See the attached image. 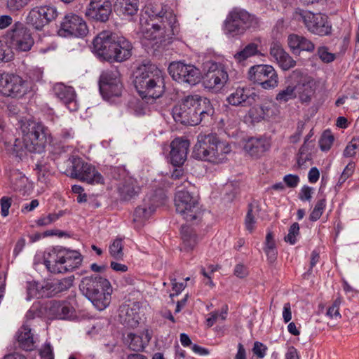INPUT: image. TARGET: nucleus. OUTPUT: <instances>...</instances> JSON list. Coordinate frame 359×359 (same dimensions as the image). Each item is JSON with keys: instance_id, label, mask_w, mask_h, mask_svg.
<instances>
[{"instance_id": "49", "label": "nucleus", "mask_w": 359, "mask_h": 359, "mask_svg": "<svg viewBox=\"0 0 359 359\" xmlns=\"http://www.w3.org/2000/svg\"><path fill=\"white\" fill-rule=\"evenodd\" d=\"M299 234V226L297 222L293 223L288 231V234L285 237V241L294 245L296 243V237Z\"/></svg>"}, {"instance_id": "10", "label": "nucleus", "mask_w": 359, "mask_h": 359, "mask_svg": "<svg viewBox=\"0 0 359 359\" xmlns=\"http://www.w3.org/2000/svg\"><path fill=\"white\" fill-rule=\"evenodd\" d=\"M72 164L70 176L81 182L90 184H103L104 179L95 166L86 163L79 157H72L69 159Z\"/></svg>"}, {"instance_id": "20", "label": "nucleus", "mask_w": 359, "mask_h": 359, "mask_svg": "<svg viewBox=\"0 0 359 359\" xmlns=\"http://www.w3.org/2000/svg\"><path fill=\"white\" fill-rule=\"evenodd\" d=\"M205 72L203 83L208 88H220L228 81L229 76L224 67L212 61H207L203 65Z\"/></svg>"}, {"instance_id": "39", "label": "nucleus", "mask_w": 359, "mask_h": 359, "mask_svg": "<svg viewBox=\"0 0 359 359\" xmlns=\"http://www.w3.org/2000/svg\"><path fill=\"white\" fill-rule=\"evenodd\" d=\"M258 43L253 41L247 44L241 50L237 52L234 55V58L238 62L245 61L249 57L259 55L260 53L259 50Z\"/></svg>"}, {"instance_id": "60", "label": "nucleus", "mask_w": 359, "mask_h": 359, "mask_svg": "<svg viewBox=\"0 0 359 359\" xmlns=\"http://www.w3.org/2000/svg\"><path fill=\"white\" fill-rule=\"evenodd\" d=\"M36 170L38 175L39 180L41 182H45L47 174L46 166L41 164H36Z\"/></svg>"}, {"instance_id": "14", "label": "nucleus", "mask_w": 359, "mask_h": 359, "mask_svg": "<svg viewBox=\"0 0 359 359\" xmlns=\"http://www.w3.org/2000/svg\"><path fill=\"white\" fill-rule=\"evenodd\" d=\"M100 91L104 99L119 97L123 90L121 74L116 69L103 72L99 80Z\"/></svg>"}, {"instance_id": "64", "label": "nucleus", "mask_w": 359, "mask_h": 359, "mask_svg": "<svg viewBox=\"0 0 359 359\" xmlns=\"http://www.w3.org/2000/svg\"><path fill=\"white\" fill-rule=\"evenodd\" d=\"M285 359H299L297 350L294 346H290L285 354Z\"/></svg>"}, {"instance_id": "19", "label": "nucleus", "mask_w": 359, "mask_h": 359, "mask_svg": "<svg viewBox=\"0 0 359 359\" xmlns=\"http://www.w3.org/2000/svg\"><path fill=\"white\" fill-rule=\"evenodd\" d=\"M292 78L294 79L297 97L302 104H309L316 89L315 80L310 76L294 70L292 73Z\"/></svg>"}, {"instance_id": "16", "label": "nucleus", "mask_w": 359, "mask_h": 359, "mask_svg": "<svg viewBox=\"0 0 359 359\" xmlns=\"http://www.w3.org/2000/svg\"><path fill=\"white\" fill-rule=\"evenodd\" d=\"M27 91L26 82L18 75L0 74V94L6 97H20Z\"/></svg>"}, {"instance_id": "37", "label": "nucleus", "mask_w": 359, "mask_h": 359, "mask_svg": "<svg viewBox=\"0 0 359 359\" xmlns=\"http://www.w3.org/2000/svg\"><path fill=\"white\" fill-rule=\"evenodd\" d=\"M18 342L19 346L27 351L34 348L35 340L32 330L27 325H23L18 332Z\"/></svg>"}, {"instance_id": "54", "label": "nucleus", "mask_w": 359, "mask_h": 359, "mask_svg": "<svg viewBox=\"0 0 359 359\" xmlns=\"http://www.w3.org/2000/svg\"><path fill=\"white\" fill-rule=\"evenodd\" d=\"M59 218V215L56 214H49L48 215L39 218L36 224L39 226H46L54 222Z\"/></svg>"}, {"instance_id": "59", "label": "nucleus", "mask_w": 359, "mask_h": 359, "mask_svg": "<svg viewBox=\"0 0 359 359\" xmlns=\"http://www.w3.org/2000/svg\"><path fill=\"white\" fill-rule=\"evenodd\" d=\"M248 271L246 266L243 264H237L234 269V275L240 278H245L248 276Z\"/></svg>"}, {"instance_id": "40", "label": "nucleus", "mask_w": 359, "mask_h": 359, "mask_svg": "<svg viewBox=\"0 0 359 359\" xmlns=\"http://www.w3.org/2000/svg\"><path fill=\"white\" fill-rule=\"evenodd\" d=\"M297 97L295 85L294 86H288L285 89L280 90L276 95V99L279 102H287L290 100Z\"/></svg>"}, {"instance_id": "56", "label": "nucleus", "mask_w": 359, "mask_h": 359, "mask_svg": "<svg viewBox=\"0 0 359 359\" xmlns=\"http://www.w3.org/2000/svg\"><path fill=\"white\" fill-rule=\"evenodd\" d=\"M171 284L172 290L175 293L170 294V297L172 298L175 295L179 294L186 287L183 283H177L176 278H171Z\"/></svg>"}, {"instance_id": "48", "label": "nucleus", "mask_w": 359, "mask_h": 359, "mask_svg": "<svg viewBox=\"0 0 359 359\" xmlns=\"http://www.w3.org/2000/svg\"><path fill=\"white\" fill-rule=\"evenodd\" d=\"M341 304V298L337 297L332 303V306H330L327 311V316L331 318H341V314L339 313V307Z\"/></svg>"}, {"instance_id": "15", "label": "nucleus", "mask_w": 359, "mask_h": 359, "mask_svg": "<svg viewBox=\"0 0 359 359\" xmlns=\"http://www.w3.org/2000/svg\"><path fill=\"white\" fill-rule=\"evenodd\" d=\"M168 72L171 77L179 83L195 85L201 80V72L198 68L182 62L170 63Z\"/></svg>"}, {"instance_id": "47", "label": "nucleus", "mask_w": 359, "mask_h": 359, "mask_svg": "<svg viewBox=\"0 0 359 359\" xmlns=\"http://www.w3.org/2000/svg\"><path fill=\"white\" fill-rule=\"evenodd\" d=\"M317 55L324 63H330L335 60V55L330 53L325 46H320L317 50Z\"/></svg>"}, {"instance_id": "3", "label": "nucleus", "mask_w": 359, "mask_h": 359, "mask_svg": "<svg viewBox=\"0 0 359 359\" xmlns=\"http://www.w3.org/2000/svg\"><path fill=\"white\" fill-rule=\"evenodd\" d=\"M149 17L151 21L158 20L156 22H147L146 25H141V32L144 38L148 40L159 39L165 40L170 39L177 32V19L175 14L170 11H164L163 8H151Z\"/></svg>"}, {"instance_id": "53", "label": "nucleus", "mask_w": 359, "mask_h": 359, "mask_svg": "<svg viewBox=\"0 0 359 359\" xmlns=\"http://www.w3.org/2000/svg\"><path fill=\"white\" fill-rule=\"evenodd\" d=\"M266 350L267 347L262 343L259 341L255 342L252 351L257 357L260 358H264L266 355Z\"/></svg>"}, {"instance_id": "26", "label": "nucleus", "mask_w": 359, "mask_h": 359, "mask_svg": "<svg viewBox=\"0 0 359 359\" xmlns=\"http://www.w3.org/2000/svg\"><path fill=\"white\" fill-rule=\"evenodd\" d=\"M271 147L269 140L264 137H250L245 143V151L254 158L262 156Z\"/></svg>"}, {"instance_id": "62", "label": "nucleus", "mask_w": 359, "mask_h": 359, "mask_svg": "<svg viewBox=\"0 0 359 359\" xmlns=\"http://www.w3.org/2000/svg\"><path fill=\"white\" fill-rule=\"evenodd\" d=\"M264 250L276 249V243L271 232H269L266 236Z\"/></svg>"}, {"instance_id": "23", "label": "nucleus", "mask_w": 359, "mask_h": 359, "mask_svg": "<svg viewBox=\"0 0 359 359\" xmlns=\"http://www.w3.org/2000/svg\"><path fill=\"white\" fill-rule=\"evenodd\" d=\"M257 97L252 88L238 87L227 97L226 100L231 105L246 107L254 104Z\"/></svg>"}, {"instance_id": "51", "label": "nucleus", "mask_w": 359, "mask_h": 359, "mask_svg": "<svg viewBox=\"0 0 359 359\" xmlns=\"http://www.w3.org/2000/svg\"><path fill=\"white\" fill-rule=\"evenodd\" d=\"M255 222L256 221L255 219V215L252 213V205H249L248 211L245 219V224L247 230H248L250 232H252L255 228Z\"/></svg>"}, {"instance_id": "5", "label": "nucleus", "mask_w": 359, "mask_h": 359, "mask_svg": "<svg viewBox=\"0 0 359 359\" xmlns=\"http://www.w3.org/2000/svg\"><path fill=\"white\" fill-rule=\"evenodd\" d=\"M79 287L99 311L104 310L110 304L112 287L107 278L100 275L86 276L82 278Z\"/></svg>"}, {"instance_id": "44", "label": "nucleus", "mask_w": 359, "mask_h": 359, "mask_svg": "<svg viewBox=\"0 0 359 359\" xmlns=\"http://www.w3.org/2000/svg\"><path fill=\"white\" fill-rule=\"evenodd\" d=\"M326 206V200L325 198L318 200L315 207L309 215L310 220L315 222L321 217L323 210Z\"/></svg>"}, {"instance_id": "41", "label": "nucleus", "mask_w": 359, "mask_h": 359, "mask_svg": "<svg viewBox=\"0 0 359 359\" xmlns=\"http://www.w3.org/2000/svg\"><path fill=\"white\" fill-rule=\"evenodd\" d=\"M123 245L121 238H116L109 245V253L116 259H121L123 257Z\"/></svg>"}, {"instance_id": "30", "label": "nucleus", "mask_w": 359, "mask_h": 359, "mask_svg": "<svg viewBox=\"0 0 359 359\" xmlns=\"http://www.w3.org/2000/svg\"><path fill=\"white\" fill-rule=\"evenodd\" d=\"M287 43L292 52L294 54L299 53L301 51L312 53L315 49V45L311 41L303 36L295 34H291L288 36Z\"/></svg>"}, {"instance_id": "63", "label": "nucleus", "mask_w": 359, "mask_h": 359, "mask_svg": "<svg viewBox=\"0 0 359 359\" xmlns=\"http://www.w3.org/2000/svg\"><path fill=\"white\" fill-rule=\"evenodd\" d=\"M320 173L316 167H313L309 172L308 178L311 183H316L319 179Z\"/></svg>"}, {"instance_id": "1", "label": "nucleus", "mask_w": 359, "mask_h": 359, "mask_svg": "<svg viewBox=\"0 0 359 359\" xmlns=\"http://www.w3.org/2000/svg\"><path fill=\"white\" fill-rule=\"evenodd\" d=\"M215 113L210 100L198 95L185 97L175 106L172 114L176 122L183 125L196 126L211 117Z\"/></svg>"}, {"instance_id": "52", "label": "nucleus", "mask_w": 359, "mask_h": 359, "mask_svg": "<svg viewBox=\"0 0 359 359\" xmlns=\"http://www.w3.org/2000/svg\"><path fill=\"white\" fill-rule=\"evenodd\" d=\"M12 199L7 196H3L0 200L1 215L6 217L9 214V208L11 206Z\"/></svg>"}, {"instance_id": "31", "label": "nucleus", "mask_w": 359, "mask_h": 359, "mask_svg": "<svg viewBox=\"0 0 359 359\" xmlns=\"http://www.w3.org/2000/svg\"><path fill=\"white\" fill-rule=\"evenodd\" d=\"M140 189L136 179L131 177L124 179L118 188L120 197L124 201H129L137 196L140 192Z\"/></svg>"}, {"instance_id": "57", "label": "nucleus", "mask_w": 359, "mask_h": 359, "mask_svg": "<svg viewBox=\"0 0 359 359\" xmlns=\"http://www.w3.org/2000/svg\"><path fill=\"white\" fill-rule=\"evenodd\" d=\"M283 181L287 187L294 188L297 186L299 182V178L297 175H287L284 177Z\"/></svg>"}, {"instance_id": "32", "label": "nucleus", "mask_w": 359, "mask_h": 359, "mask_svg": "<svg viewBox=\"0 0 359 359\" xmlns=\"http://www.w3.org/2000/svg\"><path fill=\"white\" fill-rule=\"evenodd\" d=\"M132 48L131 43L123 36L118 34L116 49H114L111 61L121 62L128 60L132 55Z\"/></svg>"}, {"instance_id": "7", "label": "nucleus", "mask_w": 359, "mask_h": 359, "mask_svg": "<svg viewBox=\"0 0 359 359\" xmlns=\"http://www.w3.org/2000/svg\"><path fill=\"white\" fill-rule=\"evenodd\" d=\"M259 25V20L244 9L238 8L231 11L224 22V32L231 37H240L248 29Z\"/></svg>"}, {"instance_id": "27", "label": "nucleus", "mask_w": 359, "mask_h": 359, "mask_svg": "<svg viewBox=\"0 0 359 359\" xmlns=\"http://www.w3.org/2000/svg\"><path fill=\"white\" fill-rule=\"evenodd\" d=\"M270 55L276 60L280 67L284 71L289 70L296 65V61L284 50L281 44L277 41L271 43Z\"/></svg>"}, {"instance_id": "18", "label": "nucleus", "mask_w": 359, "mask_h": 359, "mask_svg": "<svg viewBox=\"0 0 359 359\" xmlns=\"http://www.w3.org/2000/svg\"><path fill=\"white\" fill-rule=\"evenodd\" d=\"M11 44L18 52H27L34 44L32 33L24 24L16 22L10 31Z\"/></svg>"}, {"instance_id": "58", "label": "nucleus", "mask_w": 359, "mask_h": 359, "mask_svg": "<svg viewBox=\"0 0 359 359\" xmlns=\"http://www.w3.org/2000/svg\"><path fill=\"white\" fill-rule=\"evenodd\" d=\"M312 189L309 187L304 186L302 188L299 194V198L302 201H310L312 196Z\"/></svg>"}, {"instance_id": "36", "label": "nucleus", "mask_w": 359, "mask_h": 359, "mask_svg": "<svg viewBox=\"0 0 359 359\" xmlns=\"http://www.w3.org/2000/svg\"><path fill=\"white\" fill-rule=\"evenodd\" d=\"M138 10V0H118L115 5V11L123 18L133 17L137 13Z\"/></svg>"}, {"instance_id": "13", "label": "nucleus", "mask_w": 359, "mask_h": 359, "mask_svg": "<svg viewBox=\"0 0 359 359\" xmlns=\"http://www.w3.org/2000/svg\"><path fill=\"white\" fill-rule=\"evenodd\" d=\"M57 33L62 37H84L88 33V28L81 16L69 13L62 18Z\"/></svg>"}, {"instance_id": "12", "label": "nucleus", "mask_w": 359, "mask_h": 359, "mask_svg": "<svg viewBox=\"0 0 359 359\" xmlns=\"http://www.w3.org/2000/svg\"><path fill=\"white\" fill-rule=\"evenodd\" d=\"M248 79L258 83L264 89H272L278 86V79L275 69L271 65H258L252 66L248 72Z\"/></svg>"}, {"instance_id": "11", "label": "nucleus", "mask_w": 359, "mask_h": 359, "mask_svg": "<svg viewBox=\"0 0 359 359\" xmlns=\"http://www.w3.org/2000/svg\"><path fill=\"white\" fill-rule=\"evenodd\" d=\"M56 8L51 5L36 6L32 8L26 17V23L36 30L41 31L57 16Z\"/></svg>"}, {"instance_id": "50", "label": "nucleus", "mask_w": 359, "mask_h": 359, "mask_svg": "<svg viewBox=\"0 0 359 359\" xmlns=\"http://www.w3.org/2000/svg\"><path fill=\"white\" fill-rule=\"evenodd\" d=\"M30 0H6L7 8L11 12H17L22 9Z\"/></svg>"}, {"instance_id": "43", "label": "nucleus", "mask_w": 359, "mask_h": 359, "mask_svg": "<svg viewBox=\"0 0 359 359\" xmlns=\"http://www.w3.org/2000/svg\"><path fill=\"white\" fill-rule=\"evenodd\" d=\"M43 285H40L39 283L36 282H29L27 283V290L28 294L27 299H29L31 297H43L46 296V290H43L42 287Z\"/></svg>"}, {"instance_id": "46", "label": "nucleus", "mask_w": 359, "mask_h": 359, "mask_svg": "<svg viewBox=\"0 0 359 359\" xmlns=\"http://www.w3.org/2000/svg\"><path fill=\"white\" fill-rule=\"evenodd\" d=\"M359 151V137H354L348 143L344 151V156L346 157H352Z\"/></svg>"}, {"instance_id": "29", "label": "nucleus", "mask_w": 359, "mask_h": 359, "mask_svg": "<svg viewBox=\"0 0 359 359\" xmlns=\"http://www.w3.org/2000/svg\"><path fill=\"white\" fill-rule=\"evenodd\" d=\"M158 205L159 202L156 196H149L144 198L143 204L135 209L133 215V221L135 222H142L147 219Z\"/></svg>"}, {"instance_id": "61", "label": "nucleus", "mask_w": 359, "mask_h": 359, "mask_svg": "<svg viewBox=\"0 0 359 359\" xmlns=\"http://www.w3.org/2000/svg\"><path fill=\"white\" fill-rule=\"evenodd\" d=\"M283 318L284 319L285 323H288L292 319V311L290 303H286L284 304L283 311Z\"/></svg>"}, {"instance_id": "2", "label": "nucleus", "mask_w": 359, "mask_h": 359, "mask_svg": "<svg viewBox=\"0 0 359 359\" xmlns=\"http://www.w3.org/2000/svg\"><path fill=\"white\" fill-rule=\"evenodd\" d=\"M134 82L139 95L143 99H156L164 92L163 72L150 62L142 63L137 67Z\"/></svg>"}, {"instance_id": "28", "label": "nucleus", "mask_w": 359, "mask_h": 359, "mask_svg": "<svg viewBox=\"0 0 359 359\" xmlns=\"http://www.w3.org/2000/svg\"><path fill=\"white\" fill-rule=\"evenodd\" d=\"M55 95L63 102L70 111L77 109V104L75 100L76 93L71 86H65L62 83H57L53 86Z\"/></svg>"}, {"instance_id": "33", "label": "nucleus", "mask_w": 359, "mask_h": 359, "mask_svg": "<svg viewBox=\"0 0 359 359\" xmlns=\"http://www.w3.org/2000/svg\"><path fill=\"white\" fill-rule=\"evenodd\" d=\"M50 316L58 319H66L72 316L74 309L67 302L51 301L48 306Z\"/></svg>"}, {"instance_id": "6", "label": "nucleus", "mask_w": 359, "mask_h": 359, "mask_svg": "<svg viewBox=\"0 0 359 359\" xmlns=\"http://www.w3.org/2000/svg\"><path fill=\"white\" fill-rule=\"evenodd\" d=\"M230 151L229 144L221 142L216 135H199L193 156L201 160L220 163L226 159V154Z\"/></svg>"}, {"instance_id": "9", "label": "nucleus", "mask_w": 359, "mask_h": 359, "mask_svg": "<svg viewBox=\"0 0 359 359\" xmlns=\"http://www.w3.org/2000/svg\"><path fill=\"white\" fill-rule=\"evenodd\" d=\"M82 262L81 254L75 250H53L45 257L44 264L51 273H64L78 268Z\"/></svg>"}, {"instance_id": "4", "label": "nucleus", "mask_w": 359, "mask_h": 359, "mask_svg": "<svg viewBox=\"0 0 359 359\" xmlns=\"http://www.w3.org/2000/svg\"><path fill=\"white\" fill-rule=\"evenodd\" d=\"M22 135L25 147L32 153H41L45 150L50 137L46 126L32 119L21 118L17 123Z\"/></svg>"}, {"instance_id": "55", "label": "nucleus", "mask_w": 359, "mask_h": 359, "mask_svg": "<svg viewBox=\"0 0 359 359\" xmlns=\"http://www.w3.org/2000/svg\"><path fill=\"white\" fill-rule=\"evenodd\" d=\"M354 168V163H348L341 173L339 182L341 184L344 183L353 174Z\"/></svg>"}, {"instance_id": "35", "label": "nucleus", "mask_w": 359, "mask_h": 359, "mask_svg": "<svg viewBox=\"0 0 359 359\" xmlns=\"http://www.w3.org/2000/svg\"><path fill=\"white\" fill-rule=\"evenodd\" d=\"M273 114L274 104L271 102H264L249 110L250 117L255 122H259L262 120L269 118Z\"/></svg>"}, {"instance_id": "24", "label": "nucleus", "mask_w": 359, "mask_h": 359, "mask_svg": "<svg viewBox=\"0 0 359 359\" xmlns=\"http://www.w3.org/2000/svg\"><path fill=\"white\" fill-rule=\"evenodd\" d=\"M119 320L121 323L128 327H135L140 320V306L137 302L132 304H123L119 309Z\"/></svg>"}, {"instance_id": "25", "label": "nucleus", "mask_w": 359, "mask_h": 359, "mask_svg": "<svg viewBox=\"0 0 359 359\" xmlns=\"http://www.w3.org/2000/svg\"><path fill=\"white\" fill-rule=\"evenodd\" d=\"M170 161L174 166H180L187 160L189 147L188 140L176 138L170 144Z\"/></svg>"}, {"instance_id": "34", "label": "nucleus", "mask_w": 359, "mask_h": 359, "mask_svg": "<svg viewBox=\"0 0 359 359\" xmlns=\"http://www.w3.org/2000/svg\"><path fill=\"white\" fill-rule=\"evenodd\" d=\"M74 277L70 276L62 279L53 280L46 283L43 287L46 290V296L55 295L58 293L67 290L73 285Z\"/></svg>"}, {"instance_id": "22", "label": "nucleus", "mask_w": 359, "mask_h": 359, "mask_svg": "<svg viewBox=\"0 0 359 359\" xmlns=\"http://www.w3.org/2000/svg\"><path fill=\"white\" fill-rule=\"evenodd\" d=\"M111 13V4L109 0H90L86 11V15L96 21L105 22Z\"/></svg>"}, {"instance_id": "21", "label": "nucleus", "mask_w": 359, "mask_h": 359, "mask_svg": "<svg viewBox=\"0 0 359 359\" xmlns=\"http://www.w3.org/2000/svg\"><path fill=\"white\" fill-rule=\"evenodd\" d=\"M300 16L309 32L320 36L327 35L331 32V26L325 15L303 11L300 13Z\"/></svg>"}, {"instance_id": "8", "label": "nucleus", "mask_w": 359, "mask_h": 359, "mask_svg": "<svg viewBox=\"0 0 359 359\" xmlns=\"http://www.w3.org/2000/svg\"><path fill=\"white\" fill-rule=\"evenodd\" d=\"M175 206L177 213L187 222L197 224L202 221L204 210L199 204L197 197L187 191H178L175 196Z\"/></svg>"}, {"instance_id": "42", "label": "nucleus", "mask_w": 359, "mask_h": 359, "mask_svg": "<svg viewBox=\"0 0 359 359\" xmlns=\"http://www.w3.org/2000/svg\"><path fill=\"white\" fill-rule=\"evenodd\" d=\"M128 338L130 340L128 347L134 351H141L145 347V342L143 338L135 334H128Z\"/></svg>"}, {"instance_id": "38", "label": "nucleus", "mask_w": 359, "mask_h": 359, "mask_svg": "<svg viewBox=\"0 0 359 359\" xmlns=\"http://www.w3.org/2000/svg\"><path fill=\"white\" fill-rule=\"evenodd\" d=\"M181 237L183 248L187 251L192 250L197 244V235L193 229L188 225H183L182 226Z\"/></svg>"}, {"instance_id": "17", "label": "nucleus", "mask_w": 359, "mask_h": 359, "mask_svg": "<svg viewBox=\"0 0 359 359\" xmlns=\"http://www.w3.org/2000/svg\"><path fill=\"white\" fill-rule=\"evenodd\" d=\"M117 40L118 34L102 31L93 40V51L104 60L111 61Z\"/></svg>"}, {"instance_id": "45", "label": "nucleus", "mask_w": 359, "mask_h": 359, "mask_svg": "<svg viewBox=\"0 0 359 359\" xmlns=\"http://www.w3.org/2000/svg\"><path fill=\"white\" fill-rule=\"evenodd\" d=\"M334 142V136L332 135L330 130H325L320 140H319V145L323 151H327L331 148V146L332 145Z\"/></svg>"}]
</instances>
